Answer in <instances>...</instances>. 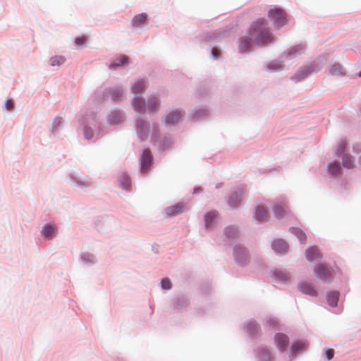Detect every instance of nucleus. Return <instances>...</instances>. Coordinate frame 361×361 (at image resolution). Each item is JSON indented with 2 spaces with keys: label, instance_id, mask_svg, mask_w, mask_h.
Wrapping results in <instances>:
<instances>
[{
  "label": "nucleus",
  "instance_id": "obj_1",
  "mask_svg": "<svg viewBox=\"0 0 361 361\" xmlns=\"http://www.w3.org/2000/svg\"><path fill=\"white\" fill-rule=\"evenodd\" d=\"M249 34L250 39L258 45H265L273 42V35L263 18L258 19L252 24Z\"/></svg>",
  "mask_w": 361,
  "mask_h": 361
},
{
  "label": "nucleus",
  "instance_id": "obj_2",
  "mask_svg": "<svg viewBox=\"0 0 361 361\" xmlns=\"http://www.w3.org/2000/svg\"><path fill=\"white\" fill-rule=\"evenodd\" d=\"M267 16L274 25L279 28L286 25L288 22L286 13L279 7L271 8L268 11Z\"/></svg>",
  "mask_w": 361,
  "mask_h": 361
},
{
  "label": "nucleus",
  "instance_id": "obj_3",
  "mask_svg": "<svg viewBox=\"0 0 361 361\" xmlns=\"http://www.w3.org/2000/svg\"><path fill=\"white\" fill-rule=\"evenodd\" d=\"M314 271L316 277L324 281H331L334 275V270L324 264L317 265Z\"/></svg>",
  "mask_w": 361,
  "mask_h": 361
},
{
  "label": "nucleus",
  "instance_id": "obj_4",
  "mask_svg": "<svg viewBox=\"0 0 361 361\" xmlns=\"http://www.w3.org/2000/svg\"><path fill=\"white\" fill-rule=\"evenodd\" d=\"M273 209L274 215L277 219H281L290 214V210L283 201L276 203Z\"/></svg>",
  "mask_w": 361,
  "mask_h": 361
},
{
  "label": "nucleus",
  "instance_id": "obj_5",
  "mask_svg": "<svg viewBox=\"0 0 361 361\" xmlns=\"http://www.w3.org/2000/svg\"><path fill=\"white\" fill-rule=\"evenodd\" d=\"M274 342L279 350L283 352L286 350L288 345L289 340L286 334L277 333L274 336Z\"/></svg>",
  "mask_w": 361,
  "mask_h": 361
},
{
  "label": "nucleus",
  "instance_id": "obj_6",
  "mask_svg": "<svg viewBox=\"0 0 361 361\" xmlns=\"http://www.w3.org/2000/svg\"><path fill=\"white\" fill-rule=\"evenodd\" d=\"M235 257L238 263L241 265L245 264L249 259L246 249L241 246L235 249Z\"/></svg>",
  "mask_w": 361,
  "mask_h": 361
},
{
  "label": "nucleus",
  "instance_id": "obj_7",
  "mask_svg": "<svg viewBox=\"0 0 361 361\" xmlns=\"http://www.w3.org/2000/svg\"><path fill=\"white\" fill-rule=\"evenodd\" d=\"M152 155L149 149H145L141 157V170L145 172L148 170L152 163Z\"/></svg>",
  "mask_w": 361,
  "mask_h": 361
},
{
  "label": "nucleus",
  "instance_id": "obj_8",
  "mask_svg": "<svg viewBox=\"0 0 361 361\" xmlns=\"http://www.w3.org/2000/svg\"><path fill=\"white\" fill-rule=\"evenodd\" d=\"M306 258L308 261L312 262L320 259L322 255L317 247L311 246L306 249Z\"/></svg>",
  "mask_w": 361,
  "mask_h": 361
},
{
  "label": "nucleus",
  "instance_id": "obj_9",
  "mask_svg": "<svg viewBox=\"0 0 361 361\" xmlns=\"http://www.w3.org/2000/svg\"><path fill=\"white\" fill-rule=\"evenodd\" d=\"M299 289L304 294L309 295L310 296L317 295V290L311 283L307 282L302 283L299 286Z\"/></svg>",
  "mask_w": 361,
  "mask_h": 361
},
{
  "label": "nucleus",
  "instance_id": "obj_10",
  "mask_svg": "<svg viewBox=\"0 0 361 361\" xmlns=\"http://www.w3.org/2000/svg\"><path fill=\"white\" fill-rule=\"evenodd\" d=\"M185 204L182 202H178L173 206L169 207L166 209V214L168 216H175L178 214L183 212L185 210Z\"/></svg>",
  "mask_w": 361,
  "mask_h": 361
},
{
  "label": "nucleus",
  "instance_id": "obj_11",
  "mask_svg": "<svg viewBox=\"0 0 361 361\" xmlns=\"http://www.w3.org/2000/svg\"><path fill=\"white\" fill-rule=\"evenodd\" d=\"M57 233V228L56 226L52 224H46L42 231V235L47 239L50 240L56 235Z\"/></svg>",
  "mask_w": 361,
  "mask_h": 361
},
{
  "label": "nucleus",
  "instance_id": "obj_12",
  "mask_svg": "<svg viewBox=\"0 0 361 361\" xmlns=\"http://www.w3.org/2000/svg\"><path fill=\"white\" fill-rule=\"evenodd\" d=\"M182 118L180 111H174L167 114L165 117V122L169 124H173L178 122Z\"/></svg>",
  "mask_w": 361,
  "mask_h": 361
},
{
  "label": "nucleus",
  "instance_id": "obj_13",
  "mask_svg": "<svg viewBox=\"0 0 361 361\" xmlns=\"http://www.w3.org/2000/svg\"><path fill=\"white\" fill-rule=\"evenodd\" d=\"M273 249L279 253H284L288 250V246L283 240H276L272 244Z\"/></svg>",
  "mask_w": 361,
  "mask_h": 361
},
{
  "label": "nucleus",
  "instance_id": "obj_14",
  "mask_svg": "<svg viewBox=\"0 0 361 361\" xmlns=\"http://www.w3.org/2000/svg\"><path fill=\"white\" fill-rule=\"evenodd\" d=\"M253 42L252 39H250V34L247 37H242L240 39L239 43V50L240 52L243 53L248 50L250 48L251 42Z\"/></svg>",
  "mask_w": 361,
  "mask_h": 361
},
{
  "label": "nucleus",
  "instance_id": "obj_15",
  "mask_svg": "<svg viewBox=\"0 0 361 361\" xmlns=\"http://www.w3.org/2000/svg\"><path fill=\"white\" fill-rule=\"evenodd\" d=\"M137 130L140 138L143 140L147 131L148 130V125L144 121L138 120L137 122Z\"/></svg>",
  "mask_w": 361,
  "mask_h": 361
},
{
  "label": "nucleus",
  "instance_id": "obj_16",
  "mask_svg": "<svg viewBox=\"0 0 361 361\" xmlns=\"http://www.w3.org/2000/svg\"><path fill=\"white\" fill-rule=\"evenodd\" d=\"M147 19V16L146 13H141L134 16L132 20V24L134 27H138L140 25L145 23Z\"/></svg>",
  "mask_w": 361,
  "mask_h": 361
},
{
  "label": "nucleus",
  "instance_id": "obj_17",
  "mask_svg": "<svg viewBox=\"0 0 361 361\" xmlns=\"http://www.w3.org/2000/svg\"><path fill=\"white\" fill-rule=\"evenodd\" d=\"M339 298V293L337 291H332L327 294L326 300L328 304L331 307H336L337 305L338 300Z\"/></svg>",
  "mask_w": 361,
  "mask_h": 361
},
{
  "label": "nucleus",
  "instance_id": "obj_18",
  "mask_svg": "<svg viewBox=\"0 0 361 361\" xmlns=\"http://www.w3.org/2000/svg\"><path fill=\"white\" fill-rule=\"evenodd\" d=\"M267 211L263 206H259L256 209L255 219L259 221H262L267 219Z\"/></svg>",
  "mask_w": 361,
  "mask_h": 361
},
{
  "label": "nucleus",
  "instance_id": "obj_19",
  "mask_svg": "<svg viewBox=\"0 0 361 361\" xmlns=\"http://www.w3.org/2000/svg\"><path fill=\"white\" fill-rule=\"evenodd\" d=\"M159 106V102L156 97H151L149 99L147 105H145V109L149 111H155Z\"/></svg>",
  "mask_w": 361,
  "mask_h": 361
},
{
  "label": "nucleus",
  "instance_id": "obj_20",
  "mask_svg": "<svg viewBox=\"0 0 361 361\" xmlns=\"http://www.w3.org/2000/svg\"><path fill=\"white\" fill-rule=\"evenodd\" d=\"M246 328L251 335H256L260 331L259 325L254 321L249 322L246 325Z\"/></svg>",
  "mask_w": 361,
  "mask_h": 361
},
{
  "label": "nucleus",
  "instance_id": "obj_21",
  "mask_svg": "<svg viewBox=\"0 0 361 361\" xmlns=\"http://www.w3.org/2000/svg\"><path fill=\"white\" fill-rule=\"evenodd\" d=\"M320 67H315L314 64H312L310 66L305 67L303 69H302L300 72V76L299 78L300 80L303 79L305 78L309 73L316 71L319 70Z\"/></svg>",
  "mask_w": 361,
  "mask_h": 361
},
{
  "label": "nucleus",
  "instance_id": "obj_22",
  "mask_svg": "<svg viewBox=\"0 0 361 361\" xmlns=\"http://www.w3.org/2000/svg\"><path fill=\"white\" fill-rule=\"evenodd\" d=\"M261 361H271L273 358L271 352L267 348H262L259 353Z\"/></svg>",
  "mask_w": 361,
  "mask_h": 361
},
{
  "label": "nucleus",
  "instance_id": "obj_23",
  "mask_svg": "<svg viewBox=\"0 0 361 361\" xmlns=\"http://www.w3.org/2000/svg\"><path fill=\"white\" fill-rule=\"evenodd\" d=\"M128 61V56H121L118 58H117L114 61H113L110 65V68H116Z\"/></svg>",
  "mask_w": 361,
  "mask_h": 361
},
{
  "label": "nucleus",
  "instance_id": "obj_24",
  "mask_svg": "<svg viewBox=\"0 0 361 361\" xmlns=\"http://www.w3.org/2000/svg\"><path fill=\"white\" fill-rule=\"evenodd\" d=\"M217 216L216 212H209L206 214L204 216L205 226L207 228H209L212 226V221Z\"/></svg>",
  "mask_w": 361,
  "mask_h": 361
},
{
  "label": "nucleus",
  "instance_id": "obj_25",
  "mask_svg": "<svg viewBox=\"0 0 361 361\" xmlns=\"http://www.w3.org/2000/svg\"><path fill=\"white\" fill-rule=\"evenodd\" d=\"M290 231L298 237L302 243H305L307 237L305 233L302 230L298 228L293 227L290 228Z\"/></svg>",
  "mask_w": 361,
  "mask_h": 361
},
{
  "label": "nucleus",
  "instance_id": "obj_26",
  "mask_svg": "<svg viewBox=\"0 0 361 361\" xmlns=\"http://www.w3.org/2000/svg\"><path fill=\"white\" fill-rule=\"evenodd\" d=\"M146 83L143 80H139L133 85V91L135 93L141 92L145 90Z\"/></svg>",
  "mask_w": 361,
  "mask_h": 361
},
{
  "label": "nucleus",
  "instance_id": "obj_27",
  "mask_svg": "<svg viewBox=\"0 0 361 361\" xmlns=\"http://www.w3.org/2000/svg\"><path fill=\"white\" fill-rule=\"evenodd\" d=\"M133 106L136 111H140L143 109H145V103L141 97H137L133 101Z\"/></svg>",
  "mask_w": 361,
  "mask_h": 361
},
{
  "label": "nucleus",
  "instance_id": "obj_28",
  "mask_svg": "<svg viewBox=\"0 0 361 361\" xmlns=\"http://www.w3.org/2000/svg\"><path fill=\"white\" fill-rule=\"evenodd\" d=\"M66 61L65 57L62 56H54L50 59V64L52 66H59Z\"/></svg>",
  "mask_w": 361,
  "mask_h": 361
},
{
  "label": "nucleus",
  "instance_id": "obj_29",
  "mask_svg": "<svg viewBox=\"0 0 361 361\" xmlns=\"http://www.w3.org/2000/svg\"><path fill=\"white\" fill-rule=\"evenodd\" d=\"M343 166L348 169L353 168L354 161L350 155L345 154L343 157Z\"/></svg>",
  "mask_w": 361,
  "mask_h": 361
},
{
  "label": "nucleus",
  "instance_id": "obj_30",
  "mask_svg": "<svg viewBox=\"0 0 361 361\" xmlns=\"http://www.w3.org/2000/svg\"><path fill=\"white\" fill-rule=\"evenodd\" d=\"M330 73L332 75H343L344 74V69L340 64H334L330 68Z\"/></svg>",
  "mask_w": 361,
  "mask_h": 361
},
{
  "label": "nucleus",
  "instance_id": "obj_31",
  "mask_svg": "<svg viewBox=\"0 0 361 361\" xmlns=\"http://www.w3.org/2000/svg\"><path fill=\"white\" fill-rule=\"evenodd\" d=\"M340 170V165L337 162L331 163L328 166V171L331 174H337L339 173Z\"/></svg>",
  "mask_w": 361,
  "mask_h": 361
},
{
  "label": "nucleus",
  "instance_id": "obj_32",
  "mask_svg": "<svg viewBox=\"0 0 361 361\" xmlns=\"http://www.w3.org/2000/svg\"><path fill=\"white\" fill-rule=\"evenodd\" d=\"M120 183L123 188L127 190L129 188L130 186V181H129V177L127 175H123L120 178Z\"/></svg>",
  "mask_w": 361,
  "mask_h": 361
},
{
  "label": "nucleus",
  "instance_id": "obj_33",
  "mask_svg": "<svg viewBox=\"0 0 361 361\" xmlns=\"http://www.w3.org/2000/svg\"><path fill=\"white\" fill-rule=\"evenodd\" d=\"M225 233L228 238H235L237 235V230L234 227H228L225 229Z\"/></svg>",
  "mask_w": 361,
  "mask_h": 361
},
{
  "label": "nucleus",
  "instance_id": "obj_34",
  "mask_svg": "<svg viewBox=\"0 0 361 361\" xmlns=\"http://www.w3.org/2000/svg\"><path fill=\"white\" fill-rule=\"evenodd\" d=\"M274 275H275L276 278L281 281L285 282L289 279V274L287 273L279 271V272L274 273Z\"/></svg>",
  "mask_w": 361,
  "mask_h": 361
},
{
  "label": "nucleus",
  "instance_id": "obj_35",
  "mask_svg": "<svg viewBox=\"0 0 361 361\" xmlns=\"http://www.w3.org/2000/svg\"><path fill=\"white\" fill-rule=\"evenodd\" d=\"M239 195L238 193H235L233 196L229 199L228 203L231 207H236L238 205L240 202Z\"/></svg>",
  "mask_w": 361,
  "mask_h": 361
},
{
  "label": "nucleus",
  "instance_id": "obj_36",
  "mask_svg": "<svg viewBox=\"0 0 361 361\" xmlns=\"http://www.w3.org/2000/svg\"><path fill=\"white\" fill-rule=\"evenodd\" d=\"M305 347V343L301 341L294 343L292 345V351L293 353H296L299 350L304 349Z\"/></svg>",
  "mask_w": 361,
  "mask_h": 361
},
{
  "label": "nucleus",
  "instance_id": "obj_37",
  "mask_svg": "<svg viewBox=\"0 0 361 361\" xmlns=\"http://www.w3.org/2000/svg\"><path fill=\"white\" fill-rule=\"evenodd\" d=\"M345 147H346L345 142L343 140H341L338 145V147L336 149V154L339 155V154H342L343 152H344Z\"/></svg>",
  "mask_w": 361,
  "mask_h": 361
},
{
  "label": "nucleus",
  "instance_id": "obj_38",
  "mask_svg": "<svg viewBox=\"0 0 361 361\" xmlns=\"http://www.w3.org/2000/svg\"><path fill=\"white\" fill-rule=\"evenodd\" d=\"M87 40V37L80 36L75 39V42L78 46L80 47V46L83 45L84 44H85Z\"/></svg>",
  "mask_w": 361,
  "mask_h": 361
},
{
  "label": "nucleus",
  "instance_id": "obj_39",
  "mask_svg": "<svg viewBox=\"0 0 361 361\" xmlns=\"http://www.w3.org/2000/svg\"><path fill=\"white\" fill-rule=\"evenodd\" d=\"M161 284L162 288H164L165 290H169L171 288V281L169 279H164L161 281Z\"/></svg>",
  "mask_w": 361,
  "mask_h": 361
},
{
  "label": "nucleus",
  "instance_id": "obj_40",
  "mask_svg": "<svg viewBox=\"0 0 361 361\" xmlns=\"http://www.w3.org/2000/svg\"><path fill=\"white\" fill-rule=\"evenodd\" d=\"M121 95H122V92L119 89H116V90H114V92H112V97L114 100H116L118 98H120Z\"/></svg>",
  "mask_w": 361,
  "mask_h": 361
},
{
  "label": "nucleus",
  "instance_id": "obj_41",
  "mask_svg": "<svg viewBox=\"0 0 361 361\" xmlns=\"http://www.w3.org/2000/svg\"><path fill=\"white\" fill-rule=\"evenodd\" d=\"M186 301L183 298H178L174 305L176 309H179L180 306L185 304Z\"/></svg>",
  "mask_w": 361,
  "mask_h": 361
},
{
  "label": "nucleus",
  "instance_id": "obj_42",
  "mask_svg": "<svg viewBox=\"0 0 361 361\" xmlns=\"http://www.w3.org/2000/svg\"><path fill=\"white\" fill-rule=\"evenodd\" d=\"M326 355L329 360H331L334 355V350L333 349H329L326 352Z\"/></svg>",
  "mask_w": 361,
  "mask_h": 361
},
{
  "label": "nucleus",
  "instance_id": "obj_43",
  "mask_svg": "<svg viewBox=\"0 0 361 361\" xmlns=\"http://www.w3.org/2000/svg\"><path fill=\"white\" fill-rule=\"evenodd\" d=\"M13 108V102L11 99L7 100L6 103V109L8 111H11Z\"/></svg>",
  "mask_w": 361,
  "mask_h": 361
},
{
  "label": "nucleus",
  "instance_id": "obj_44",
  "mask_svg": "<svg viewBox=\"0 0 361 361\" xmlns=\"http://www.w3.org/2000/svg\"><path fill=\"white\" fill-rule=\"evenodd\" d=\"M85 135L87 139H90L92 137V132L90 129H86L85 130Z\"/></svg>",
  "mask_w": 361,
  "mask_h": 361
},
{
  "label": "nucleus",
  "instance_id": "obj_45",
  "mask_svg": "<svg viewBox=\"0 0 361 361\" xmlns=\"http://www.w3.org/2000/svg\"><path fill=\"white\" fill-rule=\"evenodd\" d=\"M212 54L214 55V56L215 58H217V57L219 56V50H218L216 48H214V49H212Z\"/></svg>",
  "mask_w": 361,
  "mask_h": 361
},
{
  "label": "nucleus",
  "instance_id": "obj_46",
  "mask_svg": "<svg viewBox=\"0 0 361 361\" xmlns=\"http://www.w3.org/2000/svg\"><path fill=\"white\" fill-rule=\"evenodd\" d=\"M281 68V65L280 64H276V69H279Z\"/></svg>",
  "mask_w": 361,
  "mask_h": 361
},
{
  "label": "nucleus",
  "instance_id": "obj_47",
  "mask_svg": "<svg viewBox=\"0 0 361 361\" xmlns=\"http://www.w3.org/2000/svg\"><path fill=\"white\" fill-rule=\"evenodd\" d=\"M358 75L361 77V71L359 73Z\"/></svg>",
  "mask_w": 361,
  "mask_h": 361
},
{
  "label": "nucleus",
  "instance_id": "obj_48",
  "mask_svg": "<svg viewBox=\"0 0 361 361\" xmlns=\"http://www.w3.org/2000/svg\"><path fill=\"white\" fill-rule=\"evenodd\" d=\"M271 66H272V65H271V64H270V65L269 66V68H271Z\"/></svg>",
  "mask_w": 361,
  "mask_h": 361
}]
</instances>
